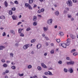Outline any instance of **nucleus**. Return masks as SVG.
<instances>
[{
	"label": "nucleus",
	"mask_w": 78,
	"mask_h": 78,
	"mask_svg": "<svg viewBox=\"0 0 78 78\" xmlns=\"http://www.w3.org/2000/svg\"><path fill=\"white\" fill-rule=\"evenodd\" d=\"M52 22H53V20L50 19L47 21V23L48 25H51L52 23Z\"/></svg>",
	"instance_id": "f257e3e1"
},
{
	"label": "nucleus",
	"mask_w": 78,
	"mask_h": 78,
	"mask_svg": "<svg viewBox=\"0 0 78 78\" xmlns=\"http://www.w3.org/2000/svg\"><path fill=\"white\" fill-rule=\"evenodd\" d=\"M60 46H62L63 48H66L67 47V44L65 43L61 44H59Z\"/></svg>",
	"instance_id": "f03ea898"
},
{
	"label": "nucleus",
	"mask_w": 78,
	"mask_h": 78,
	"mask_svg": "<svg viewBox=\"0 0 78 78\" xmlns=\"http://www.w3.org/2000/svg\"><path fill=\"white\" fill-rule=\"evenodd\" d=\"M29 47H30V44H26L23 46V48L24 49V50H26V49H27V48H28Z\"/></svg>",
	"instance_id": "7ed1b4c3"
},
{
	"label": "nucleus",
	"mask_w": 78,
	"mask_h": 78,
	"mask_svg": "<svg viewBox=\"0 0 78 78\" xmlns=\"http://www.w3.org/2000/svg\"><path fill=\"white\" fill-rule=\"evenodd\" d=\"M41 66L43 68H44V69H47V67L45 66V65L44 63H41Z\"/></svg>",
	"instance_id": "20e7f679"
},
{
	"label": "nucleus",
	"mask_w": 78,
	"mask_h": 78,
	"mask_svg": "<svg viewBox=\"0 0 78 78\" xmlns=\"http://www.w3.org/2000/svg\"><path fill=\"white\" fill-rule=\"evenodd\" d=\"M68 6H72V1H68Z\"/></svg>",
	"instance_id": "39448f33"
},
{
	"label": "nucleus",
	"mask_w": 78,
	"mask_h": 78,
	"mask_svg": "<svg viewBox=\"0 0 78 78\" xmlns=\"http://www.w3.org/2000/svg\"><path fill=\"white\" fill-rule=\"evenodd\" d=\"M70 36L71 38H72V39H75L76 37H75V36L74 35H73L72 34H70Z\"/></svg>",
	"instance_id": "423d86ee"
},
{
	"label": "nucleus",
	"mask_w": 78,
	"mask_h": 78,
	"mask_svg": "<svg viewBox=\"0 0 78 78\" xmlns=\"http://www.w3.org/2000/svg\"><path fill=\"white\" fill-rule=\"evenodd\" d=\"M41 47H42V45L41 44H38L37 45V48L39 49L40 48H41Z\"/></svg>",
	"instance_id": "0eeeda50"
},
{
	"label": "nucleus",
	"mask_w": 78,
	"mask_h": 78,
	"mask_svg": "<svg viewBox=\"0 0 78 78\" xmlns=\"http://www.w3.org/2000/svg\"><path fill=\"white\" fill-rule=\"evenodd\" d=\"M37 16H34L33 18V21H36V20H37Z\"/></svg>",
	"instance_id": "6e6552de"
},
{
	"label": "nucleus",
	"mask_w": 78,
	"mask_h": 78,
	"mask_svg": "<svg viewBox=\"0 0 78 78\" xmlns=\"http://www.w3.org/2000/svg\"><path fill=\"white\" fill-rule=\"evenodd\" d=\"M12 19H13V20H16L17 19V16L13 15L12 16Z\"/></svg>",
	"instance_id": "1a4fd4ad"
},
{
	"label": "nucleus",
	"mask_w": 78,
	"mask_h": 78,
	"mask_svg": "<svg viewBox=\"0 0 78 78\" xmlns=\"http://www.w3.org/2000/svg\"><path fill=\"white\" fill-rule=\"evenodd\" d=\"M59 11H57L55 12V15L56 16H59Z\"/></svg>",
	"instance_id": "9d476101"
},
{
	"label": "nucleus",
	"mask_w": 78,
	"mask_h": 78,
	"mask_svg": "<svg viewBox=\"0 0 78 78\" xmlns=\"http://www.w3.org/2000/svg\"><path fill=\"white\" fill-rule=\"evenodd\" d=\"M10 33H12V34H13L15 35V32L14 31V30H10Z\"/></svg>",
	"instance_id": "9b49d317"
},
{
	"label": "nucleus",
	"mask_w": 78,
	"mask_h": 78,
	"mask_svg": "<svg viewBox=\"0 0 78 78\" xmlns=\"http://www.w3.org/2000/svg\"><path fill=\"white\" fill-rule=\"evenodd\" d=\"M4 4L5 7L6 8V7L8 6V3L6 1H5Z\"/></svg>",
	"instance_id": "f8f14e48"
},
{
	"label": "nucleus",
	"mask_w": 78,
	"mask_h": 78,
	"mask_svg": "<svg viewBox=\"0 0 78 78\" xmlns=\"http://www.w3.org/2000/svg\"><path fill=\"white\" fill-rule=\"evenodd\" d=\"M69 70L70 71V73H72L73 72V69L70 68L69 69Z\"/></svg>",
	"instance_id": "ddd939ff"
},
{
	"label": "nucleus",
	"mask_w": 78,
	"mask_h": 78,
	"mask_svg": "<svg viewBox=\"0 0 78 78\" xmlns=\"http://www.w3.org/2000/svg\"><path fill=\"white\" fill-rule=\"evenodd\" d=\"M70 65H74L75 64V62L73 61H70Z\"/></svg>",
	"instance_id": "4468645a"
},
{
	"label": "nucleus",
	"mask_w": 78,
	"mask_h": 78,
	"mask_svg": "<svg viewBox=\"0 0 78 78\" xmlns=\"http://www.w3.org/2000/svg\"><path fill=\"white\" fill-rule=\"evenodd\" d=\"M0 19H5V17L4 16H1Z\"/></svg>",
	"instance_id": "2eb2a0df"
},
{
	"label": "nucleus",
	"mask_w": 78,
	"mask_h": 78,
	"mask_svg": "<svg viewBox=\"0 0 78 78\" xmlns=\"http://www.w3.org/2000/svg\"><path fill=\"white\" fill-rule=\"evenodd\" d=\"M48 75H53V74H52L51 72L50 71H48Z\"/></svg>",
	"instance_id": "dca6fc26"
},
{
	"label": "nucleus",
	"mask_w": 78,
	"mask_h": 78,
	"mask_svg": "<svg viewBox=\"0 0 78 78\" xmlns=\"http://www.w3.org/2000/svg\"><path fill=\"white\" fill-rule=\"evenodd\" d=\"M76 51V49H73V50H72L71 51V53H73V52H75V51Z\"/></svg>",
	"instance_id": "f3484780"
},
{
	"label": "nucleus",
	"mask_w": 78,
	"mask_h": 78,
	"mask_svg": "<svg viewBox=\"0 0 78 78\" xmlns=\"http://www.w3.org/2000/svg\"><path fill=\"white\" fill-rule=\"evenodd\" d=\"M73 55L74 56H76V55H78V53L77 52H75L73 53Z\"/></svg>",
	"instance_id": "a211bd4d"
},
{
	"label": "nucleus",
	"mask_w": 78,
	"mask_h": 78,
	"mask_svg": "<svg viewBox=\"0 0 78 78\" xmlns=\"http://www.w3.org/2000/svg\"><path fill=\"white\" fill-rule=\"evenodd\" d=\"M67 42H68V44H70V43L71 41H70V39H69V38H68L67 40Z\"/></svg>",
	"instance_id": "6ab92c4d"
},
{
	"label": "nucleus",
	"mask_w": 78,
	"mask_h": 78,
	"mask_svg": "<svg viewBox=\"0 0 78 78\" xmlns=\"http://www.w3.org/2000/svg\"><path fill=\"white\" fill-rule=\"evenodd\" d=\"M9 15H12V12L11 10L9 11Z\"/></svg>",
	"instance_id": "aec40b11"
},
{
	"label": "nucleus",
	"mask_w": 78,
	"mask_h": 78,
	"mask_svg": "<svg viewBox=\"0 0 78 78\" xmlns=\"http://www.w3.org/2000/svg\"><path fill=\"white\" fill-rule=\"evenodd\" d=\"M28 8L29 9H33V8L31 7V6L30 5H29Z\"/></svg>",
	"instance_id": "412c9836"
},
{
	"label": "nucleus",
	"mask_w": 78,
	"mask_h": 78,
	"mask_svg": "<svg viewBox=\"0 0 78 78\" xmlns=\"http://www.w3.org/2000/svg\"><path fill=\"white\" fill-rule=\"evenodd\" d=\"M4 48H5V47H4L3 46H0V50H2Z\"/></svg>",
	"instance_id": "4be33fe9"
},
{
	"label": "nucleus",
	"mask_w": 78,
	"mask_h": 78,
	"mask_svg": "<svg viewBox=\"0 0 78 78\" xmlns=\"http://www.w3.org/2000/svg\"><path fill=\"white\" fill-rule=\"evenodd\" d=\"M27 67L28 69H30L32 68V66H31V65H29V66H27Z\"/></svg>",
	"instance_id": "5701e85b"
},
{
	"label": "nucleus",
	"mask_w": 78,
	"mask_h": 78,
	"mask_svg": "<svg viewBox=\"0 0 78 78\" xmlns=\"http://www.w3.org/2000/svg\"><path fill=\"white\" fill-rule=\"evenodd\" d=\"M43 30H44V31H45V32L47 31V28L45 27H43Z\"/></svg>",
	"instance_id": "b1692460"
},
{
	"label": "nucleus",
	"mask_w": 78,
	"mask_h": 78,
	"mask_svg": "<svg viewBox=\"0 0 78 78\" xmlns=\"http://www.w3.org/2000/svg\"><path fill=\"white\" fill-rule=\"evenodd\" d=\"M68 18H71L72 17V15H70V14H68Z\"/></svg>",
	"instance_id": "393cba45"
},
{
	"label": "nucleus",
	"mask_w": 78,
	"mask_h": 78,
	"mask_svg": "<svg viewBox=\"0 0 78 78\" xmlns=\"http://www.w3.org/2000/svg\"><path fill=\"white\" fill-rule=\"evenodd\" d=\"M67 70H68L66 68L64 69V71L65 72V73H67Z\"/></svg>",
	"instance_id": "a878e982"
},
{
	"label": "nucleus",
	"mask_w": 78,
	"mask_h": 78,
	"mask_svg": "<svg viewBox=\"0 0 78 78\" xmlns=\"http://www.w3.org/2000/svg\"><path fill=\"white\" fill-rule=\"evenodd\" d=\"M18 75L20 76H23V73H22V74L19 73Z\"/></svg>",
	"instance_id": "bb28decb"
},
{
	"label": "nucleus",
	"mask_w": 78,
	"mask_h": 78,
	"mask_svg": "<svg viewBox=\"0 0 78 78\" xmlns=\"http://www.w3.org/2000/svg\"><path fill=\"white\" fill-rule=\"evenodd\" d=\"M36 41V40L35 39H33L31 41V43H33V42H34Z\"/></svg>",
	"instance_id": "cd10ccee"
},
{
	"label": "nucleus",
	"mask_w": 78,
	"mask_h": 78,
	"mask_svg": "<svg viewBox=\"0 0 78 78\" xmlns=\"http://www.w3.org/2000/svg\"><path fill=\"white\" fill-rule=\"evenodd\" d=\"M33 0H29V3L30 4H31V3H33Z\"/></svg>",
	"instance_id": "c85d7f7f"
},
{
	"label": "nucleus",
	"mask_w": 78,
	"mask_h": 78,
	"mask_svg": "<svg viewBox=\"0 0 78 78\" xmlns=\"http://www.w3.org/2000/svg\"><path fill=\"white\" fill-rule=\"evenodd\" d=\"M66 59L68 61H70V58L69 57H66Z\"/></svg>",
	"instance_id": "c756f323"
},
{
	"label": "nucleus",
	"mask_w": 78,
	"mask_h": 78,
	"mask_svg": "<svg viewBox=\"0 0 78 78\" xmlns=\"http://www.w3.org/2000/svg\"><path fill=\"white\" fill-rule=\"evenodd\" d=\"M16 68V67L14 66H13L12 67V69L13 70H15Z\"/></svg>",
	"instance_id": "7c9ffc66"
},
{
	"label": "nucleus",
	"mask_w": 78,
	"mask_h": 78,
	"mask_svg": "<svg viewBox=\"0 0 78 78\" xmlns=\"http://www.w3.org/2000/svg\"><path fill=\"white\" fill-rule=\"evenodd\" d=\"M37 69L38 70H41V69H42V68L41 66H38Z\"/></svg>",
	"instance_id": "2f4dec72"
},
{
	"label": "nucleus",
	"mask_w": 78,
	"mask_h": 78,
	"mask_svg": "<svg viewBox=\"0 0 78 78\" xmlns=\"http://www.w3.org/2000/svg\"><path fill=\"white\" fill-rule=\"evenodd\" d=\"M59 34H60V36H63L64 35V34L63 32H60L59 33Z\"/></svg>",
	"instance_id": "473e14b6"
},
{
	"label": "nucleus",
	"mask_w": 78,
	"mask_h": 78,
	"mask_svg": "<svg viewBox=\"0 0 78 78\" xmlns=\"http://www.w3.org/2000/svg\"><path fill=\"white\" fill-rule=\"evenodd\" d=\"M58 63L59 64H61L62 63V61L60 60L58 62Z\"/></svg>",
	"instance_id": "72a5a7b5"
},
{
	"label": "nucleus",
	"mask_w": 78,
	"mask_h": 78,
	"mask_svg": "<svg viewBox=\"0 0 78 78\" xmlns=\"http://www.w3.org/2000/svg\"><path fill=\"white\" fill-rule=\"evenodd\" d=\"M37 24V23L36 22H34L33 23V25H34V26H36Z\"/></svg>",
	"instance_id": "f704fd0d"
},
{
	"label": "nucleus",
	"mask_w": 78,
	"mask_h": 78,
	"mask_svg": "<svg viewBox=\"0 0 78 78\" xmlns=\"http://www.w3.org/2000/svg\"><path fill=\"white\" fill-rule=\"evenodd\" d=\"M29 5H30V4H28V3H26L25 4V6H26V7H27V8L28 7V6Z\"/></svg>",
	"instance_id": "c9c22d12"
},
{
	"label": "nucleus",
	"mask_w": 78,
	"mask_h": 78,
	"mask_svg": "<svg viewBox=\"0 0 78 78\" xmlns=\"http://www.w3.org/2000/svg\"><path fill=\"white\" fill-rule=\"evenodd\" d=\"M50 53L51 54H54V51L53 50H52L50 51Z\"/></svg>",
	"instance_id": "e433bc0d"
},
{
	"label": "nucleus",
	"mask_w": 78,
	"mask_h": 78,
	"mask_svg": "<svg viewBox=\"0 0 78 78\" xmlns=\"http://www.w3.org/2000/svg\"><path fill=\"white\" fill-rule=\"evenodd\" d=\"M18 31L19 33H21V32H22V29H19L18 30Z\"/></svg>",
	"instance_id": "4c0bfd02"
},
{
	"label": "nucleus",
	"mask_w": 78,
	"mask_h": 78,
	"mask_svg": "<svg viewBox=\"0 0 78 78\" xmlns=\"http://www.w3.org/2000/svg\"><path fill=\"white\" fill-rule=\"evenodd\" d=\"M31 30V28L29 27L27 28L26 30L27 31H30V30Z\"/></svg>",
	"instance_id": "58836bf2"
},
{
	"label": "nucleus",
	"mask_w": 78,
	"mask_h": 78,
	"mask_svg": "<svg viewBox=\"0 0 78 78\" xmlns=\"http://www.w3.org/2000/svg\"><path fill=\"white\" fill-rule=\"evenodd\" d=\"M2 35L3 36H6V33H5V32H4L3 33Z\"/></svg>",
	"instance_id": "ea45409f"
},
{
	"label": "nucleus",
	"mask_w": 78,
	"mask_h": 78,
	"mask_svg": "<svg viewBox=\"0 0 78 78\" xmlns=\"http://www.w3.org/2000/svg\"><path fill=\"white\" fill-rule=\"evenodd\" d=\"M15 46L16 47H18V46H19V43H16L15 44Z\"/></svg>",
	"instance_id": "a19ab883"
},
{
	"label": "nucleus",
	"mask_w": 78,
	"mask_h": 78,
	"mask_svg": "<svg viewBox=\"0 0 78 78\" xmlns=\"http://www.w3.org/2000/svg\"><path fill=\"white\" fill-rule=\"evenodd\" d=\"M11 57H12V58L13 57V55H14V54L12 53H11L10 54Z\"/></svg>",
	"instance_id": "79ce46f5"
},
{
	"label": "nucleus",
	"mask_w": 78,
	"mask_h": 78,
	"mask_svg": "<svg viewBox=\"0 0 78 78\" xmlns=\"http://www.w3.org/2000/svg\"><path fill=\"white\" fill-rule=\"evenodd\" d=\"M3 66L4 67H7V64H6L5 63V64H3Z\"/></svg>",
	"instance_id": "37998d69"
},
{
	"label": "nucleus",
	"mask_w": 78,
	"mask_h": 78,
	"mask_svg": "<svg viewBox=\"0 0 78 78\" xmlns=\"http://www.w3.org/2000/svg\"><path fill=\"white\" fill-rule=\"evenodd\" d=\"M67 65H70V62H68L66 63Z\"/></svg>",
	"instance_id": "c03bdc74"
},
{
	"label": "nucleus",
	"mask_w": 78,
	"mask_h": 78,
	"mask_svg": "<svg viewBox=\"0 0 78 78\" xmlns=\"http://www.w3.org/2000/svg\"><path fill=\"white\" fill-rule=\"evenodd\" d=\"M20 36H24V34H22V33H20Z\"/></svg>",
	"instance_id": "a18cd8bd"
},
{
	"label": "nucleus",
	"mask_w": 78,
	"mask_h": 78,
	"mask_svg": "<svg viewBox=\"0 0 78 78\" xmlns=\"http://www.w3.org/2000/svg\"><path fill=\"white\" fill-rule=\"evenodd\" d=\"M2 62H5V60L4 59H2Z\"/></svg>",
	"instance_id": "49530a36"
},
{
	"label": "nucleus",
	"mask_w": 78,
	"mask_h": 78,
	"mask_svg": "<svg viewBox=\"0 0 78 78\" xmlns=\"http://www.w3.org/2000/svg\"><path fill=\"white\" fill-rule=\"evenodd\" d=\"M14 3H15V4H16L17 5V4H18V2L17 1H15L14 2Z\"/></svg>",
	"instance_id": "de8ad7c7"
},
{
	"label": "nucleus",
	"mask_w": 78,
	"mask_h": 78,
	"mask_svg": "<svg viewBox=\"0 0 78 78\" xmlns=\"http://www.w3.org/2000/svg\"><path fill=\"white\" fill-rule=\"evenodd\" d=\"M71 21H73L74 20V18L73 17L71 18Z\"/></svg>",
	"instance_id": "09e8293b"
},
{
	"label": "nucleus",
	"mask_w": 78,
	"mask_h": 78,
	"mask_svg": "<svg viewBox=\"0 0 78 78\" xmlns=\"http://www.w3.org/2000/svg\"><path fill=\"white\" fill-rule=\"evenodd\" d=\"M60 39H57V42H60Z\"/></svg>",
	"instance_id": "8fccbe9b"
},
{
	"label": "nucleus",
	"mask_w": 78,
	"mask_h": 78,
	"mask_svg": "<svg viewBox=\"0 0 78 78\" xmlns=\"http://www.w3.org/2000/svg\"><path fill=\"white\" fill-rule=\"evenodd\" d=\"M12 11H15L16 10V8H13L12 9Z\"/></svg>",
	"instance_id": "3c124183"
},
{
	"label": "nucleus",
	"mask_w": 78,
	"mask_h": 78,
	"mask_svg": "<svg viewBox=\"0 0 78 78\" xmlns=\"http://www.w3.org/2000/svg\"><path fill=\"white\" fill-rule=\"evenodd\" d=\"M70 44V43H69V42H67L66 43V45H67V46H69V45Z\"/></svg>",
	"instance_id": "603ef678"
},
{
	"label": "nucleus",
	"mask_w": 78,
	"mask_h": 78,
	"mask_svg": "<svg viewBox=\"0 0 78 78\" xmlns=\"http://www.w3.org/2000/svg\"><path fill=\"white\" fill-rule=\"evenodd\" d=\"M44 74L45 75H48V72H45L44 73Z\"/></svg>",
	"instance_id": "864d4df0"
},
{
	"label": "nucleus",
	"mask_w": 78,
	"mask_h": 78,
	"mask_svg": "<svg viewBox=\"0 0 78 78\" xmlns=\"http://www.w3.org/2000/svg\"><path fill=\"white\" fill-rule=\"evenodd\" d=\"M73 2H74V3H76L77 2V0H73Z\"/></svg>",
	"instance_id": "5fc2aeb1"
},
{
	"label": "nucleus",
	"mask_w": 78,
	"mask_h": 78,
	"mask_svg": "<svg viewBox=\"0 0 78 78\" xmlns=\"http://www.w3.org/2000/svg\"><path fill=\"white\" fill-rule=\"evenodd\" d=\"M41 10H39L37 11L38 13H41Z\"/></svg>",
	"instance_id": "6e6d98bb"
},
{
	"label": "nucleus",
	"mask_w": 78,
	"mask_h": 78,
	"mask_svg": "<svg viewBox=\"0 0 78 78\" xmlns=\"http://www.w3.org/2000/svg\"><path fill=\"white\" fill-rule=\"evenodd\" d=\"M44 9L43 8L41 9V12H44Z\"/></svg>",
	"instance_id": "4d7b16f0"
},
{
	"label": "nucleus",
	"mask_w": 78,
	"mask_h": 78,
	"mask_svg": "<svg viewBox=\"0 0 78 78\" xmlns=\"http://www.w3.org/2000/svg\"><path fill=\"white\" fill-rule=\"evenodd\" d=\"M9 71L8 70H6L5 71V73H9Z\"/></svg>",
	"instance_id": "13d9d810"
},
{
	"label": "nucleus",
	"mask_w": 78,
	"mask_h": 78,
	"mask_svg": "<svg viewBox=\"0 0 78 78\" xmlns=\"http://www.w3.org/2000/svg\"><path fill=\"white\" fill-rule=\"evenodd\" d=\"M31 54L32 55H34V51H32L31 52Z\"/></svg>",
	"instance_id": "bf43d9fd"
},
{
	"label": "nucleus",
	"mask_w": 78,
	"mask_h": 78,
	"mask_svg": "<svg viewBox=\"0 0 78 78\" xmlns=\"http://www.w3.org/2000/svg\"><path fill=\"white\" fill-rule=\"evenodd\" d=\"M54 28L55 29L57 28H58V26H57V25L55 26H54Z\"/></svg>",
	"instance_id": "052dcab7"
},
{
	"label": "nucleus",
	"mask_w": 78,
	"mask_h": 78,
	"mask_svg": "<svg viewBox=\"0 0 78 78\" xmlns=\"http://www.w3.org/2000/svg\"><path fill=\"white\" fill-rule=\"evenodd\" d=\"M45 38L46 39V40H47V41H48V40H49V39H48V37H45Z\"/></svg>",
	"instance_id": "680f3d73"
},
{
	"label": "nucleus",
	"mask_w": 78,
	"mask_h": 78,
	"mask_svg": "<svg viewBox=\"0 0 78 78\" xmlns=\"http://www.w3.org/2000/svg\"><path fill=\"white\" fill-rule=\"evenodd\" d=\"M22 23V22H19L18 24H17V25H20V24Z\"/></svg>",
	"instance_id": "e2e57ef3"
},
{
	"label": "nucleus",
	"mask_w": 78,
	"mask_h": 78,
	"mask_svg": "<svg viewBox=\"0 0 78 78\" xmlns=\"http://www.w3.org/2000/svg\"><path fill=\"white\" fill-rule=\"evenodd\" d=\"M5 72H3L2 73V74L3 75H5Z\"/></svg>",
	"instance_id": "0e129e2a"
},
{
	"label": "nucleus",
	"mask_w": 78,
	"mask_h": 78,
	"mask_svg": "<svg viewBox=\"0 0 78 78\" xmlns=\"http://www.w3.org/2000/svg\"><path fill=\"white\" fill-rule=\"evenodd\" d=\"M48 70H53V68H48Z\"/></svg>",
	"instance_id": "69168bd1"
},
{
	"label": "nucleus",
	"mask_w": 78,
	"mask_h": 78,
	"mask_svg": "<svg viewBox=\"0 0 78 78\" xmlns=\"http://www.w3.org/2000/svg\"><path fill=\"white\" fill-rule=\"evenodd\" d=\"M34 78H37V76H33Z\"/></svg>",
	"instance_id": "338daca9"
},
{
	"label": "nucleus",
	"mask_w": 78,
	"mask_h": 78,
	"mask_svg": "<svg viewBox=\"0 0 78 78\" xmlns=\"http://www.w3.org/2000/svg\"><path fill=\"white\" fill-rule=\"evenodd\" d=\"M46 46H48V43L47 42L46 43Z\"/></svg>",
	"instance_id": "774afa93"
}]
</instances>
